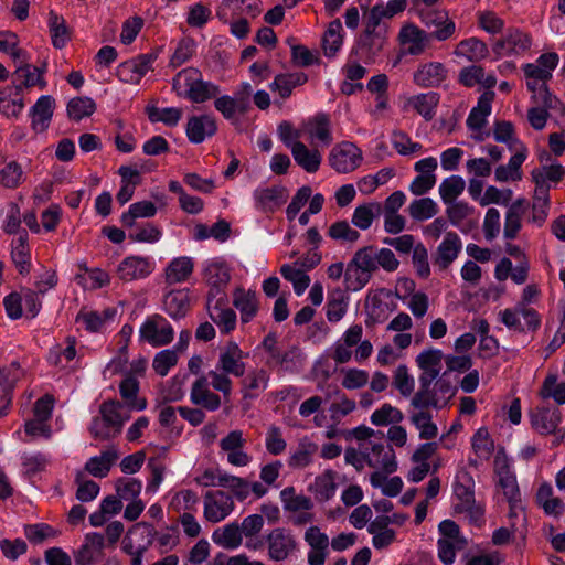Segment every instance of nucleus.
Listing matches in <instances>:
<instances>
[{
	"instance_id": "nucleus-1",
	"label": "nucleus",
	"mask_w": 565,
	"mask_h": 565,
	"mask_svg": "<svg viewBox=\"0 0 565 565\" xmlns=\"http://www.w3.org/2000/svg\"><path fill=\"white\" fill-rule=\"evenodd\" d=\"M249 353L244 351L233 340L227 341L218 349L215 367L209 372L212 388L220 392L227 399L233 391L231 376L243 377L246 373Z\"/></svg>"
},
{
	"instance_id": "nucleus-2",
	"label": "nucleus",
	"mask_w": 565,
	"mask_h": 565,
	"mask_svg": "<svg viewBox=\"0 0 565 565\" xmlns=\"http://www.w3.org/2000/svg\"><path fill=\"white\" fill-rule=\"evenodd\" d=\"M122 405L117 401H106L99 407V415L94 417L89 431L95 439L110 440L122 430L128 415L121 413Z\"/></svg>"
},
{
	"instance_id": "nucleus-3",
	"label": "nucleus",
	"mask_w": 565,
	"mask_h": 565,
	"mask_svg": "<svg viewBox=\"0 0 565 565\" xmlns=\"http://www.w3.org/2000/svg\"><path fill=\"white\" fill-rule=\"evenodd\" d=\"M456 388L444 376L419 385L411 399L412 408H443L455 395Z\"/></svg>"
},
{
	"instance_id": "nucleus-4",
	"label": "nucleus",
	"mask_w": 565,
	"mask_h": 565,
	"mask_svg": "<svg viewBox=\"0 0 565 565\" xmlns=\"http://www.w3.org/2000/svg\"><path fill=\"white\" fill-rule=\"evenodd\" d=\"M202 279L207 287L205 299L227 296L226 289L232 279V268L222 257L206 259L202 264Z\"/></svg>"
},
{
	"instance_id": "nucleus-5",
	"label": "nucleus",
	"mask_w": 565,
	"mask_h": 565,
	"mask_svg": "<svg viewBox=\"0 0 565 565\" xmlns=\"http://www.w3.org/2000/svg\"><path fill=\"white\" fill-rule=\"evenodd\" d=\"M498 487L510 503L509 518L514 532L525 539L527 534V516L525 509L516 501L519 489L515 477L511 472H503L498 477Z\"/></svg>"
},
{
	"instance_id": "nucleus-6",
	"label": "nucleus",
	"mask_w": 565,
	"mask_h": 565,
	"mask_svg": "<svg viewBox=\"0 0 565 565\" xmlns=\"http://www.w3.org/2000/svg\"><path fill=\"white\" fill-rule=\"evenodd\" d=\"M139 338L153 348L164 347L172 342L174 330L164 317L152 315L140 326Z\"/></svg>"
},
{
	"instance_id": "nucleus-7",
	"label": "nucleus",
	"mask_w": 565,
	"mask_h": 565,
	"mask_svg": "<svg viewBox=\"0 0 565 565\" xmlns=\"http://www.w3.org/2000/svg\"><path fill=\"white\" fill-rule=\"evenodd\" d=\"M362 160V150L351 141L337 143L328 156L330 167L338 173H350L354 171L361 166Z\"/></svg>"
},
{
	"instance_id": "nucleus-8",
	"label": "nucleus",
	"mask_w": 565,
	"mask_h": 565,
	"mask_svg": "<svg viewBox=\"0 0 565 565\" xmlns=\"http://www.w3.org/2000/svg\"><path fill=\"white\" fill-rule=\"evenodd\" d=\"M247 439L241 429L231 430L220 440L221 452L226 457L228 465L234 467L248 466L253 457L245 450Z\"/></svg>"
},
{
	"instance_id": "nucleus-9",
	"label": "nucleus",
	"mask_w": 565,
	"mask_h": 565,
	"mask_svg": "<svg viewBox=\"0 0 565 565\" xmlns=\"http://www.w3.org/2000/svg\"><path fill=\"white\" fill-rule=\"evenodd\" d=\"M365 450L366 466L374 469V472L396 471V456L391 445L365 439Z\"/></svg>"
},
{
	"instance_id": "nucleus-10",
	"label": "nucleus",
	"mask_w": 565,
	"mask_h": 565,
	"mask_svg": "<svg viewBox=\"0 0 565 565\" xmlns=\"http://www.w3.org/2000/svg\"><path fill=\"white\" fill-rule=\"evenodd\" d=\"M268 557L275 562L289 558L298 548L296 536L290 530L275 527L266 535Z\"/></svg>"
},
{
	"instance_id": "nucleus-11",
	"label": "nucleus",
	"mask_w": 565,
	"mask_h": 565,
	"mask_svg": "<svg viewBox=\"0 0 565 565\" xmlns=\"http://www.w3.org/2000/svg\"><path fill=\"white\" fill-rule=\"evenodd\" d=\"M205 308L210 319L216 324L222 334H230L236 329L237 315L228 306V297L205 299Z\"/></svg>"
},
{
	"instance_id": "nucleus-12",
	"label": "nucleus",
	"mask_w": 565,
	"mask_h": 565,
	"mask_svg": "<svg viewBox=\"0 0 565 565\" xmlns=\"http://www.w3.org/2000/svg\"><path fill=\"white\" fill-rule=\"evenodd\" d=\"M204 518L212 523H218L234 510L233 497L222 490L207 491L203 500Z\"/></svg>"
},
{
	"instance_id": "nucleus-13",
	"label": "nucleus",
	"mask_w": 565,
	"mask_h": 565,
	"mask_svg": "<svg viewBox=\"0 0 565 565\" xmlns=\"http://www.w3.org/2000/svg\"><path fill=\"white\" fill-rule=\"evenodd\" d=\"M402 50L407 55H422L431 45V35L419 26L409 23L402 26L398 33Z\"/></svg>"
},
{
	"instance_id": "nucleus-14",
	"label": "nucleus",
	"mask_w": 565,
	"mask_h": 565,
	"mask_svg": "<svg viewBox=\"0 0 565 565\" xmlns=\"http://www.w3.org/2000/svg\"><path fill=\"white\" fill-rule=\"evenodd\" d=\"M154 270V263L150 257L131 255L125 257L117 266L116 274L122 281L145 279Z\"/></svg>"
},
{
	"instance_id": "nucleus-15",
	"label": "nucleus",
	"mask_w": 565,
	"mask_h": 565,
	"mask_svg": "<svg viewBox=\"0 0 565 565\" xmlns=\"http://www.w3.org/2000/svg\"><path fill=\"white\" fill-rule=\"evenodd\" d=\"M211 380L207 375H200L191 386L190 401L193 405L209 412L217 411L222 405L221 396L211 388Z\"/></svg>"
},
{
	"instance_id": "nucleus-16",
	"label": "nucleus",
	"mask_w": 565,
	"mask_h": 565,
	"mask_svg": "<svg viewBox=\"0 0 565 565\" xmlns=\"http://www.w3.org/2000/svg\"><path fill=\"white\" fill-rule=\"evenodd\" d=\"M156 58L157 55L152 53L138 55L135 58L120 63L116 75L124 83L138 84L152 68Z\"/></svg>"
},
{
	"instance_id": "nucleus-17",
	"label": "nucleus",
	"mask_w": 565,
	"mask_h": 565,
	"mask_svg": "<svg viewBox=\"0 0 565 565\" xmlns=\"http://www.w3.org/2000/svg\"><path fill=\"white\" fill-rule=\"evenodd\" d=\"M105 536L97 532H89L84 536L82 545L74 553L76 565H93L104 557Z\"/></svg>"
},
{
	"instance_id": "nucleus-18",
	"label": "nucleus",
	"mask_w": 565,
	"mask_h": 565,
	"mask_svg": "<svg viewBox=\"0 0 565 565\" xmlns=\"http://www.w3.org/2000/svg\"><path fill=\"white\" fill-rule=\"evenodd\" d=\"M157 532L154 527L146 522H139L132 525L125 534L121 548L122 551L147 552L152 545Z\"/></svg>"
},
{
	"instance_id": "nucleus-19",
	"label": "nucleus",
	"mask_w": 565,
	"mask_h": 565,
	"mask_svg": "<svg viewBox=\"0 0 565 565\" xmlns=\"http://www.w3.org/2000/svg\"><path fill=\"white\" fill-rule=\"evenodd\" d=\"M420 20L426 28L434 29V31L428 34L431 35V39H436L437 41H446L452 38L456 32V24L449 19L446 11L433 10L423 12Z\"/></svg>"
},
{
	"instance_id": "nucleus-20",
	"label": "nucleus",
	"mask_w": 565,
	"mask_h": 565,
	"mask_svg": "<svg viewBox=\"0 0 565 565\" xmlns=\"http://www.w3.org/2000/svg\"><path fill=\"white\" fill-rule=\"evenodd\" d=\"M255 207L264 213H273L288 199V191L282 185L260 186L253 193Z\"/></svg>"
},
{
	"instance_id": "nucleus-21",
	"label": "nucleus",
	"mask_w": 565,
	"mask_h": 565,
	"mask_svg": "<svg viewBox=\"0 0 565 565\" xmlns=\"http://www.w3.org/2000/svg\"><path fill=\"white\" fill-rule=\"evenodd\" d=\"M217 131V121L213 115L203 114L189 117L185 134L191 143L199 145L213 137Z\"/></svg>"
},
{
	"instance_id": "nucleus-22",
	"label": "nucleus",
	"mask_w": 565,
	"mask_h": 565,
	"mask_svg": "<svg viewBox=\"0 0 565 565\" xmlns=\"http://www.w3.org/2000/svg\"><path fill=\"white\" fill-rule=\"evenodd\" d=\"M232 301L235 309L239 312L243 324L250 322L258 315L259 298L255 290L236 287L233 290Z\"/></svg>"
},
{
	"instance_id": "nucleus-23",
	"label": "nucleus",
	"mask_w": 565,
	"mask_h": 565,
	"mask_svg": "<svg viewBox=\"0 0 565 565\" xmlns=\"http://www.w3.org/2000/svg\"><path fill=\"white\" fill-rule=\"evenodd\" d=\"M447 67L436 61L425 62L418 65L413 74V82L424 88L438 87L447 78Z\"/></svg>"
},
{
	"instance_id": "nucleus-24",
	"label": "nucleus",
	"mask_w": 565,
	"mask_h": 565,
	"mask_svg": "<svg viewBox=\"0 0 565 565\" xmlns=\"http://www.w3.org/2000/svg\"><path fill=\"white\" fill-rule=\"evenodd\" d=\"M462 242L456 232H447L437 247L434 264L439 269L448 268L459 256Z\"/></svg>"
},
{
	"instance_id": "nucleus-25",
	"label": "nucleus",
	"mask_w": 565,
	"mask_h": 565,
	"mask_svg": "<svg viewBox=\"0 0 565 565\" xmlns=\"http://www.w3.org/2000/svg\"><path fill=\"white\" fill-rule=\"evenodd\" d=\"M443 352L438 349H430L420 352L416 358V363L422 370L419 375V385L434 382L439 379L441 371Z\"/></svg>"
},
{
	"instance_id": "nucleus-26",
	"label": "nucleus",
	"mask_w": 565,
	"mask_h": 565,
	"mask_svg": "<svg viewBox=\"0 0 565 565\" xmlns=\"http://www.w3.org/2000/svg\"><path fill=\"white\" fill-rule=\"evenodd\" d=\"M194 271V259L190 256L172 258L163 270L164 284L168 286L183 284Z\"/></svg>"
},
{
	"instance_id": "nucleus-27",
	"label": "nucleus",
	"mask_w": 565,
	"mask_h": 565,
	"mask_svg": "<svg viewBox=\"0 0 565 565\" xmlns=\"http://www.w3.org/2000/svg\"><path fill=\"white\" fill-rule=\"evenodd\" d=\"M472 456L468 462L471 467L478 468L482 462L488 461L494 451V441L487 428H479L471 437Z\"/></svg>"
},
{
	"instance_id": "nucleus-28",
	"label": "nucleus",
	"mask_w": 565,
	"mask_h": 565,
	"mask_svg": "<svg viewBox=\"0 0 565 565\" xmlns=\"http://www.w3.org/2000/svg\"><path fill=\"white\" fill-rule=\"evenodd\" d=\"M303 134L308 136L313 145L320 142L329 146L333 140L329 116L320 113L309 118L303 122Z\"/></svg>"
},
{
	"instance_id": "nucleus-29",
	"label": "nucleus",
	"mask_w": 565,
	"mask_h": 565,
	"mask_svg": "<svg viewBox=\"0 0 565 565\" xmlns=\"http://www.w3.org/2000/svg\"><path fill=\"white\" fill-rule=\"evenodd\" d=\"M475 501V480L466 469H460L454 482V510L456 511Z\"/></svg>"
},
{
	"instance_id": "nucleus-30",
	"label": "nucleus",
	"mask_w": 565,
	"mask_h": 565,
	"mask_svg": "<svg viewBox=\"0 0 565 565\" xmlns=\"http://www.w3.org/2000/svg\"><path fill=\"white\" fill-rule=\"evenodd\" d=\"M119 459L117 447L109 446L99 455L90 457L85 463V471L95 478L103 479L108 476L113 466Z\"/></svg>"
},
{
	"instance_id": "nucleus-31",
	"label": "nucleus",
	"mask_w": 565,
	"mask_h": 565,
	"mask_svg": "<svg viewBox=\"0 0 565 565\" xmlns=\"http://www.w3.org/2000/svg\"><path fill=\"white\" fill-rule=\"evenodd\" d=\"M54 108L55 100L49 95L41 96L31 107V127L35 132H43L49 128Z\"/></svg>"
},
{
	"instance_id": "nucleus-32",
	"label": "nucleus",
	"mask_w": 565,
	"mask_h": 565,
	"mask_svg": "<svg viewBox=\"0 0 565 565\" xmlns=\"http://www.w3.org/2000/svg\"><path fill=\"white\" fill-rule=\"evenodd\" d=\"M530 299V286L523 290L522 301L513 309H505L501 313V321L515 331H523L525 324H530V310L527 302Z\"/></svg>"
},
{
	"instance_id": "nucleus-33",
	"label": "nucleus",
	"mask_w": 565,
	"mask_h": 565,
	"mask_svg": "<svg viewBox=\"0 0 565 565\" xmlns=\"http://www.w3.org/2000/svg\"><path fill=\"white\" fill-rule=\"evenodd\" d=\"M439 94L435 92L420 93L409 97L405 103V109L412 108L426 121L431 120L436 115L439 104Z\"/></svg>"
},
{
	"instance_id": "nucleus-34",
	"label": "nucleus",
	"mask_w": 565,
	"mask_h": 565,
	"mask_svg": "<svg viewBox=\"0 0 565 565\" xmlns=\"http://www.w3.org/2000/svg\"><path fill=\"white\" fill-rule=\"evenodd\" d=\"M163 309L172 319L183 318L190 309V290L181 288L167 292Z\"/></svg>"
},
{
	"instance_id": "nucleus-35",
	"label": "nucleus",
	"mask_w": 565,
	"mask_h": 565,
	"mask_svg": "<svg viewBox=\"0 0 565 565\" xmlns=\"http://www.w3.org/2000/svg\"><path fill=\"white\" fill-rule=\"evenodd\" d=\"M493 99L494 92L492 90H487L479 97L477 106L471 109L466 121L470 130L480 131L484 127L487 118L491 114Z\"/></svg>"
},
{
	"instance_id": "nucleus-36",
	"label": "nucleus",
	"mask_w": 565,
	"mask_h": 565,
	"mask_svg": "<svg viewBox=\"0 0 565 565\" xmlns=\"http://www.w3.org/2000/svg\"><path fill=\"white\" fill-rule=\"evenodd\" d=\"M308 76L302 72L280 73L269 84L271 92L277 93L280 98L287 99L291 96L292 90L307 83Z\"/></svg>"
},
{
	"instance_id": "nucleus-37",
	"label": "nucleus",
	"mask_w": 565,
	"mask_h": 565,
	"mask_svg": "<svg viewBox=\"0 0 565 565\" xmlns=\"http://www.w3.org/2000/svg\"><path fill=\"white\" fill-rule=\"evenodd\" d=\"M335 479L337 472L327 469L315 478L308 490L315 495L316 500L320 502L329 501L334 497L338 488Z\"/></svg>"
},
{
	"instance_id": "nucleus-38",
	"label": "nucleus",
	"mask_w": 565,
	"mask_h": 565,
	"mask_svg": "<svg viewBox=\"0 0 565 565\" xmlns=\"http://www.w3.org/2000/svg\"><path fill=\"white\" fill-rule=\"evenodd\" d=\"M11 259L21 275L30 273L31 253L29 247V236L25 231L12 241Z\"/></svg>"
},
{
	"instance_id": "nucleus-39",
	"label": "nucleus",
	"mask_w": 565,
	"mask_h": 565,
	"mask_svg": "<svg viewBox=\"0 0 565 565\" xmlns=\"http://www.w3.org/2000/svg\"><path fill=\"white\" fill-rule=\"evenodd\" d=\"M291 154L295 162L308 173H316L322 162V153L316 148H308L305 143L296 145Z\"/></svg>"
},
{
	"instance_id": "nucleus-40",
	"label": "nucleus",
	"mask_w": 565,
	"mask_h": 565,
	"mask_svg": "<svg viewBox=\"0 0 565 565\" xmlns=\"http://www.w3.org/2000/svg\"><path fill=\"white\" fill-rule=\"evenodd\" d=\"M79 268L83 273L75 276V281L84 289L96 290L110 284V277L104 269L88 268L86 265H81Z\"/></svg>"
},
{
	"instance_id": "nucleus-41",
	"label": "nucleus",
	"mask_w": 565,
	"mask_h": 565,
	"mask_svg": "<svg viewBox=\"0 0 565 565\" xmlns=\"http://www.w3.org/2000/svg\"><path fill=\"white\" fill-rule=\"evenodd\" d=\"M214 107L227 120H233L237 113L244 114L249 108L247 97H231L228 95H218L215 97Z\"/></svg>"
},
{
	"instance_id": "nucleus-42",
	"label": "nucleus",
	"mask_w": 565,
	"mask_h": 565,
	"mask_svg": "<svg viewBox=\"0 0 565 565\" xmlns=\"http://www.w3.org/2000/svg\"><path fill=\"white\" fill-rule=\"evenodd\" d=\"M212 540L225 550H235L242 545L243 534L239 525L233 522L215 530Z\"/></svg>"
},
{
	"instance_id": "nucleus-43",
	"label": "nucleus",
	"mask_w": 565,
	"mask_h": 565,
	"mask_svg": "<svg viewBox=\"0 0 565 565\" xmlns=\"http://www.w3.org/2000/svg\"><path fill=\"white\" fill-rule=\"evenodd\" d=\"M409 420L418 430L420 439H433L438 435V428L433 423V416L427 408H413Z\"/></svg>"
},
{
	"instance_id": "nucleus-44",
	"label": "nucleus",
	"mask_w": 565,
	"mask_h": 565,
	"mask_svg": "<svg viewBox=\"0 0 565 565\" xmlns=\"http://www.w3.org/2000/svg\"><path fill=\"white\" fill-rule=\"evenodd\" d=\"M382 214V204L380 202H367L358 205L352 214V223L362 231H366L372 223Z\"/></svg>"
},
{
	"instance_id": "nucleus-45",
	"label": "nucleus",
	"mask_w": 565,
	"mask_h": 565,
	"mask_svg": "<svg viewBox=\"0 0 565 565\" xmlns=\"http://www.w3.org/2000/svg\"><path fill=\"white\" fill-rule=\"evenodd\" d=\"M115 317V310L104 309L102 311L95 310H82L76 320L81 322L86 330L90 332L102 331L106 323L113 320Z\"/></svg>"
},
{
	"instance_id": "nucleus-46",
	"label": "nucleus",
	"mask_w": 565,
	"mask_h": 565,
	"mask_svg": "<svg viewBox=\"0 0 565 565\" xmlns=\"http://www.w3.org/2000/svg\"><path fill=\"white\" fill-rule=\"evenodd\" d=\"M76 356V340L68 337L64 342L55 344L50 349L47 360L51 364L65 367Z\"/></svg>"
},
{
	"instance_id": "nucleus-47",
	"label": "nucleus",
	"mask_w": 565,
	"mask_h": 565,
	"mask_svg": "<svg viewBox=\"0 0 565 565\" xmlns=\"http://www.w3.org/2000/svg\"><path fill=\"white\" fill-rule=\"evenodd\" d=\"M525 200H516L513 202L505 214L503 235L507 239H513L518 236L522 224V217L525 213Z\"/></svg>"
},
{
	"instance_id": "nucleus-48",
	"label": "nucleus",
	"mask_w": 565,
	"mask_h": 565,
	"mask_svg": "<svg viewBox=\"0 0 565 565\" xmlns=\"http://www.w3.org/2000/svg\"><path fill=\"white\" fill-rule=\"evenodd\" d=\"M459 79L460 83L467 87H472L477 84H480L489 90L497 83L495 76L493 74H487L484 70L478 65L462 68L459 74Z\"/></svg>"
},
{
	"instance_id": "nucleus-49",
	"label": "nucleus",
	"mask_w": 565,
	"mask_h": 565,
	"mask_svg": "<svg viewBox=\"0 0 565 565\" xmlns=\"http://www.w3.org/2000/svg\"><path fill=\"white\" fill-rule=\"evenodd\" d=\"M146 114L152 124L162 122L167 127H175L183 116V110L179 107L159 108L154 105H148Z\"/></svg>"
},
{
	"instance_id": "nucleus-50",
	"label": "nucleus",
	"mask_w": 565,
	"mask_h": 565,
	"mask_svg": "<svg viewBox=\"0 0 565 565\" xmlns=\"http://www.w3.org/2000/svg\"><path fill=\"white\" fill-rule=\"evenodd\" d=\"M25 172L22 166L14 161H8L0 168V185L4 189H18L25 181Z\"/></svg>"
},
{
	"instance_id": "nucleus-51",
	"label": "nucleus",
	"mask_w": 565,
	"mask_h": 565,
	"mask_svg": "<svg viewBox=\"0 0 565 565\" xmlns=\"http://www.w3.org/2000/svg\"><path fill=\"white\" fill-rule=\"evenodd\" d=\"M201 72L194 67H188L180 71L172 81V89L179 97L186 98L194 88Z\"/></svg>"
},
{
	"instance_id": "nucleus-52",
	"label": "nucleus",
	"mask_w": 565,
	"mask_h": 565,
	"mask_svg": "<svg viewBox=\"0 0 565 565\" xmlns=\"http://www.w3.org/2000/svg\"><path fill=\"white\" fill-rule=\"evenodd\" d=\"M535 181L539 183L537 179ZM548 207V190L544 185L537 184L532 199V224L541 226L547 218Z\"/></svg>"
},
{
	"instance_id": "nucleus-53",
	"label": "nucleus",
	"mask_w": 565,
	"mask_h": 565,
	"mask_svg": "<svg viewBox=\"0 0 565 565\" xmlns=\"http://www.w3.org/2000/svg\"><path fill=\"white\" fill-rule=\"evenodd\" d=\"M280 500L288 512L309 511L313 508L312 500L305 494H298L294 487L282 489Z\"/></svg>"
},
{
	"instance_id": "nucleus-54",
	"label": "nucleus",
	"mask_w": 565,
	"mask_h": 565,
	"mask_svg": "<svg viewBox=\"0 0 565 565\" xmlns=\"http://www.w3.org/2000/svg\"><path fill=\"white\" fill-rule=\"evenodd\" d=\"M526 159L525 152H519L512 156L508 164L499 166L494 171V178L498 182L521 180L520 168Z\"/></svg>"
},
{
	"instance_id": "nucleus-55",
	"label": "nucleus",
	"mask_w": 565,
	"mask_h": 565,
	"mask_svg": "<svg viewBox=\"0 0 565 565\" xmlns=\"http://www.w3.org/2000/svg\"><path fill=\"white\" fill-rule=\"evenodd\" d=\"M268 381L269 373L265 369H255L245 373L241 381L243 395L248 396L252 392L266 390Z\"/></svg>"
},
{
	"instance_id": "nucleus-56",
	"label": "nucleus",
	"mask_w": 565,
	"mask_h": 565,
	"mask_svg": "<svg viewBox=\"0 0 565 565\" xmlns=\"http://www.w3.org/2000/svg\"><path fill=\"white\" fill-rule=\"evenodd\" d=\"M559 62V57L556 53L550 52L542 54L537 60L535 66L532 65V79L542 81L540 87L544 85L545 81L552 77V72L555 70Z\"/></svg>"
},
{
	"instance_id": "nucleus-57",
	"label": "nucleus",
	"mask_w": 565,
	"mask_h": 565,
	"mask_svg": "<svg viewBox=\"0 0 565 565\" xmlns=\"http://www.w3.org/2000/svg\"><path fill=\"white\" fill-rule=\"evenodd\" d=\"M455 54L469 61H479L488 55V49L480 40L470 38L458 43Z\"/></svg>"
},
{
	"instance_id": "nucleus-58",
	"label": "nucleus",
	"mask_w": 565,
	"mask_h": 565,
	"mask_svg": "<svg viewBox=\"0 0 565 565\" xmlns=\"http://www.w3.org/2000/svg\"><path fill=\"white\" fill-rule=\"evenodd\" d=\"M138 391L139 383L135 377L130 375L126 376L119 385L120 396L126 402V404L132 409L142 411L146 408L147 403L146 399L137 398Z\"/></svg>"
},
{
	"instance_id": "nucleus-59",
	"label": "nucleus",
	"mask_w": 565,
	"mask_h": 565,
	"mask_svg": "<svg viewBox=\"0 0 565 565\" xmlns=\"http://www.w3.org/2000/svg\"><path fill=\"white\" fill-rule=\"evenodd\" d=\"M392 472H373L370 476V482L373 488H380L382 493L387 497H396L403 488V481L399 477L387 478Z\"/></svg>"
},
{
	"instance_id": "nucleus-60",
	"label": "nucleus",
	"mask_w": 565,
	"mask_h": 565,
	"mask_svg": "<svg viewBox=\"0 0 565 565\" xmlns=\"http://www.w3.org/2000/svg\"><path fill=\"white\" fill-rule=\"evenodd\" d=\"M404 419V415L401 409L384 403L380 408L375 409L371 415V423L374 426H387L399 424Z\"/></svg>"
},
{
	"instance_id": "nucleus-61",
	"label": "nucleus",
	"mask_w": 565,
	"mask_h": 565,
	"mask_svg": "<svg viewBox=\"0 0 565 565\" xmlns=\"http://www.w3.org/2000/svg\"><path fill=\"white\" fill-rule=\"evenodd\" d=\"M157 213L156 205L150 201H140L132 203L128 211L121 215L124 226L132 227L135 221L140 217H152Z\"/></svg>"
},
{
	"instance_id": "nucleus-62",
	"label": "nucleus",
	"mask_w": 565,
	"mask_h": 565,
	"mask_svg": "<svg viewBox=\"0 0 565 565\" xmlns=\"http://www.w3.org/2000/svg\"><path fill=\"white\" fill-rule=\"evenodd\" d=\"M437 203L430 198H422L411 202L408 205L409 216L418 222L434 217L438 213Z\"/></svg>"
},
{
	"instance_id": "nucleus-63",
	"label": "nucleus",
	"mask_w": 565,
	"mask_h": 565,
	"mask_svg": "<svg viewBox=\"0 0 565 565\" xmlns=\"http://www.w3.org/2000/svg\"><path fill=\"white\" fill-rule=\"evenodd\" d=\"M50 462V456L43 452L23 454L21 456L22 471L29 478L45 471Z\"/></svg>"
},
{
	"instance_id": "nucleus-64",
	"label": "nucleus",
	"mask_w": 565,
	"mask_h": 565,
	"mask_svg": "<svg viewBox=\"0 0 565 565\" xmlns=\"http://www.w3.org/2000/svg\"><path fill=\"white\" fill-rule=\"evenodd\" d=\"M466 182L460 175H450L439 185V195L445 204L452 203L463 192Z\"/></svg>"
}]
</instances>
